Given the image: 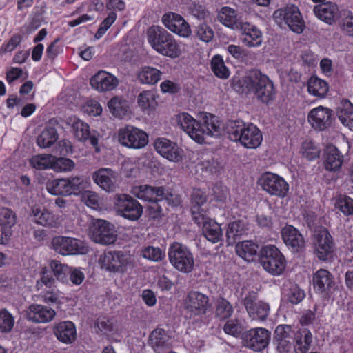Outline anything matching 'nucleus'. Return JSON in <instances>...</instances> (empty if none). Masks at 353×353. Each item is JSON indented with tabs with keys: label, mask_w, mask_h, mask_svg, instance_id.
Instances as JSON below:
<instances>
[{
	"label": "nucleus",
	"mask_w": 353,
	"mask_h": 353,
	"mask_svg": "<svg viewBox=\"0 0 353 353\" xmlns=\"http://www.w3.org/2000/svg\"><path fill=\"white\" fill-rule=\"evenodd\" d=\"M162 72L152 67L147 66L143 68L137 74V78L141 83L154 85L161 78Z\"/></svg>",
	"instance_id": "43"
},
{
	"label": "nucleus",
	"mask_w": 353,
	"mask_h": 353,
	"mask_svg": "<svg viewBox=\"0 0 353 353\" xmlns=\"http://www.w3.org/2000/svg\"><path fill=\"white\" fill-rule=\"evenodd\" d=\"M314 254L319 260L325 261L332 257L335 251V243L327 229L317 230L313 236Z\"/></svg>",
	"instance_id": "7"
},
{
	"label": "nucleus",
	"mask_w": 353,
	"mask_h": 353,
	"mask_svg": "<svg viewBox=\"0 0 353 353\" xmlns=\"http://www.w3.org/2000/svg\"><path fill=\"white\" fill-rule=\"evenodd\" d=\"M91 239L102 245L114 243L117 238L114 226L110 222L99 219L90 228Z\"/></svg>",
	"instance_id": "15"
},
{
	"label": "nucleus",
	"mask_w": 353,
	"mask_h": 353,
	"mask_svg": "<svg viewBox=\"0 0 353 353\" xmlns=\"http://www.w3.org/2000/svg\"><path fill=\"white\" fill-rule=\"evenodd\" d=\"M234 309L230 303L224 298L217 300L215 314L221 320L226 319L232 316Z\"/></svg>",
	"instance_id": "51"
},
{
	"label": "nucleus",
	"mask_w": 353,
	"mask_h": 353,
	"mask_svg": "<svg viewBox=\"0 0 353 353\" xmlns=\"http://www.w3.org/2000/svg\"><path fill=\"white\" fill-rule=\"evenodd\" d=\"M307 121L315 130H325L332 125V110L321 105L314 108L309 112Z\"/></svg>",
	"instance_id": "18"
},
{
	"label": "nucleus",
	"mask_w": 353,
	"mask_h": 353,
	"mask_svg": "<svg viewBox=\"0 0 353 353\" xmlns=\"http://www.w3.org/2000/svg\"><path fill=\"white\" fill-rule=\"evenodd\" d=\"M68 123H71L74 137L81 141L89 140L90 144L94 148L97 152L100 151L99 148V134L97 131L90 132L88 124L83 122L76 117L68 119Z\"/></svg>",
	"instance_id": "17"
},
{
	"label": "nucleus",
	"mask_w": 353,
	"mask_h": 353,
	"mask_svg": "<svg viewBox=\"0 0 353 353\" xmlns=\"http://www.w3.org/2000/svg\"><path fill=\"white\" fill-rule=\"evenodd\" d=\"M101 268L111 272H123L132 263L131 256L123 251H109L102 254L99 259Z\"/></svg>",
	"instance_id": "9"
},
{
	"label": "nucleus",
	"mask_w": 353,
	"mask_h": 353,
	"mask_svg": "<svg viewBox=\"0 0 353 353\" xmlns=\"http://www.w3.org/2000/svg\"><path fill=\"white\" fill-rule=\"evenodd\" d=\"M54 156L51 154H39L32 157L30 159V165L37 170L52 168Z\"/></svg>",
	"instance_id": "50"
},
{
	"label": "nucleus",
	"mask_w": 353,
	"mask_h": 353,
	"mask_svg": "<svg viewBox=\"0 0 353 353\" xmlns=\"http://www.w3.org/2000/svg\"><path fill=\"white\" fill-rule=\"evenodd\" d=\"M74 162L70 159L63 157L57 158L54 156L52 169L58 172H70L74 169Z\"/></svg>",
	"instance_id": "54"
},
{
	"label": "nucleus",
	"mask_w": 353,
	"mask_h": 353,
	"mask_svg": "<svg viewBox=\"0 0 353 353\" xmlns=\"http://www.w3.org/2000/svg\"><path fill=\"white\" fill-rule=\"evenodd\" d=\"M168 258L172 266L181 272L190 273L194 269L193 254L185 245L181 243L174 242L170 245Z\"/></svg>",
	"instance_id": "4"
},
{
	"label": "nucleus",
	"mask_w": 353,
	"mask_h": 353,
	"mask_svg": "<svg viewBox=\"0 0 353 353\" xmlns=\"http://www.w3.org/2000/svg\"><path fill=\"white\" fill-rule=\"evenodd\" d=\"M94 181L106 192H114L117 188V173L110 168H103L94 172Z\"/></svg>",
	"instance_id": "28"
},
{
	"label": "nucleus",
	"mask_w": 353,
	"mask_h": 353,
	"mask_svg": "<svg viewBox=\"0 0 353 353\" xmlns=\"http://www.w3.org/2000/svg\"><path fill=\"white\" fill-rule=\"evenodd\" d=\"M191 212L193 220L199 226L203 225L205 222L212 219L208 216L207 207H191Z\"/></svg>",
	"instance_id": "55"
},
{
	"label": "nucleus",
	"mask_w": 353,
	"mask_h": 353,
	"mask_svg": "<svg viewBox=\"0 0 353 353\" xmlns=\"http://www.w3.org/2000/svg\"><path fill=\"white\" fill-rule=\"evenodd\" d=\"M225 130L231 141L239 142L248 149L259 148L263 141L260 129L252 123H245L241 120L229 121Z\"/></svg>",
	"instance_id": "1"
},
{
	"label": "nucleus",
	"mask_w": 353,
	"mask_h": 353,
	"mask_svg": "<svg viewBox=\"0 0 353 353\" xmlns=\"http://www.w3.org/2000/svg\"><path fill=\"white\" fill-rule=\"evenodd\" d=\"M305 292L296 285H292L287 294L288 300L292 304H298L303 301L305 297Z\"/></svg>",
	"instance_id": "64"
},
{
	"label": "nucleus",
	"mask_w": 353,
	"mask_h": 353,
	"mask_svg": "<svg viewBox=\"0 0 353 353\" xmlns=\"http://www.w3.org/2000/svg\"><path fill=\"white\" fill-rule=\"evenodd\" d=\"M296 332L293 330V327L288 325H279L274 331V339H285L292 340L294 339V335Z\"/></svg>",
	"instance_id": "57"
},
{
	"label": "nucleus",
	"mask_w": 353,
	"mask_h": 353,
	"mask_svg": "<svg viewBox=\"0 0 353 353\" xmlns=\"http://www.w3.org/2000/svg\"><path fill=\"white\" fill-rule=\"evenodd\" d=\"M343 161V155L335 145L330 144L326 146L323 152V166L327 171H340Z\"/></svg>",
	"instance_id": "25"
},
{
	"label": "nucleus",
	"mask_w": 353,
	"mask_h": 353,
	"mask_svg": "<svg viewBox=\"0 0 353 353\" xmlns=\"http://www.w3.org/2000/svg\"><path fill=\"white\" fill-rule=\"evenodd\" d=\"M46 190L52 195L70 196L66 178L56 179L48 181Z\"/></svg>",
	"instance_id": "45"
},
{
	"label": "nucleus",
	"mask_w": 353,
	"mask_h": 353,
	"mask_svg": "<svg viewBox=\"0 0 353 353\" xmlns=\"http://www.w3.org/2000/svg\"><path fill=\"white\" fill-rule=\"evenodd\" d=\"M246 227L243 221H235L228 224L226 230V237L228 244H233L245 232Z\"/></svg>",
	"instance_id": "44"
},
{
	"label": "nucleus",
	"mask_w": 353,
	"mask_h": 353,
	"mask_svg": "<svg viewBox=\"0 0 353 353\" xmlns=\"http://www.w3.org/2000/svg\"><path fill=\"white\" fill-rule=\"evenodd\" d=\"M114 205L117 212L121 216L130 221L138 220L143 213V208L141 204L128 194L116 195Z\"/></svg>",
	"instance_id": "11"
},
{
	"label": "nucleus",
	"mask_w": 353,
	"mask_h": 353,
	"mask_svg": "<svg viewBox=\"0 0 353 353\" xmlns=\"http://www.w3.org/2000/svg\"><path fill=\"white\" fill-rule=\"evenodd\" d=\"M55 311L45 305L32 304L27 310L28 320L37 323H46L51 321L55 316Z\"/></svg>",
	"instance_id": "27"
},
{
	"label": "nucleus",
	"mask_w": 353,
	"mask_h": 353,
	"mask_svg": "<svg viewBox=\"0 0 353 353\" xmlns=\"http://www.w3.org/2000/svg\"><path fill=\"white\" fill-rule=\"evenodd\" d=\"M333 283L332 275L327 270L320 269L314 274V288L321 293L329 291Z\"/></svg>",
	"instance_id": "36"
},
{
	"label": "nucleus",
	"mask_w": 353,
	"mask_h": 353,
	"mask_svg": "<svg viewBox=\"0 0 353 353\" xmlns=\"http://www.w3.org/2000/svg\"><path fill=\"white\" fill-rule=\"evenodd\" d=\"M225 334L234 337H239L242 335L243 327L241 322L238 319H231L228 321L223 327Z\"/></svg>",
	"instance_id": "56"
},
{
	"label": "nucleus",
	"mask_w": 353,
	"mask_h": 353,
	"mask_svg": "<svg viewBox=\"0 0 353 353\" xmlns=\"http://www.w3.org/2000/svg\"><path fill=\"white\" fill-rule=\"evenodd\" d=\"M177 124L189 137L199 143H202V132L200 122H198L190 114L182 112L177 115Z\"/></svg>",
	"instance_id": "20"
},
{
	"label": "nucleus",
	"mask_w": 353,
	"mask_h": 353,
	"mask_svg": "<svg viewBox=\"0 0 353 353\" xmlns=\"http://www.w3.org/2000/svg\"><path fill=\"white\" fill-rule=\"evenodd\" d=\"M312 343V334L306 328L296 331L294 339L296 353H307Z\"/></svg>",
	"instance_id": "35"
},
{
	"label": "nucleus",
	"mask_w": 353,
	"mask_h": 353,
	"mask_svg": "<svg viewBox=\"0 0 353 353\" xmlns=\"http://www.w3.org/2000/svg\"><path fill=\"white\" fill-rule=\"evenodd\" d=\"M30 216L35 223L42 226L57 228L61 223L59 216L54 214L47 209H41L38 206L32 208Z\"/></svg>",
	"instance_id": "29"
},
{
	"label": "nucleus",
	"mask_w": 353,
	"mask_h": 353,
	"mask_svg": "<svg viewBox=\"0 0 353 353\" xmlns=\"http://www.w3.org/2000/svg\"><path fill=\"white\" fill-rule=\"evenodd\" d=\"M119 143L124 147L141 149L148 143V136L142 130L131 125L121 128L117 134Z\"/></svg>",
	"instance_id": "8"
},
{
	"label": "nucleus",
	"mask_w": 353,
	"mask_h": 353,
	"mask_svg": "<svg viewBox=\"0 0 353 353\" xmlns=\"http://www.w3.org/2000/svg\"><path fill=\"white\" fill-rule=\"evenodd\" d=\"M54 334L61 342L71 343L76 339V327L71 321L60 322L54 326Z\"/></svg>",
	"instance_id": "34"
},
{
	"label": "nucleus",
	"mask_w": 353,
	"mask_h": 353,
	"mask_svg": "<svg viewBox=\"0 0 353 353\" xmlns=\"http://www.w3.org/2000/svg\"><path fill=\"white\" fill-rule=\"evenodd\" d=\"M92 88L99 92L113 90L119 84L118 79L105 71H99L90 81Z\"/></svg>",
	"instance_id": "26"
},
{
	"label": "nucleus",
	"mask_w": 353,
	"mask_h": 353,
	"mask_svg": "<svg viewBox=\"0 0 353 353\" xmlns=\"http://www.w3.org/2000/svg\"><path fill=\"white\" fill-rule=\"evenodd\" d=\"M258 245L252 241H243L236 245V254L247 261H252L257 254Z\"/></svg>",
	"instance_id": "42"
},
{
	"label": "nucleus",
	"mask_w": 353,
	"mask_h": 353,
	"mask_svg": "<svg viewBox=\"0 0 353 353\" xmlns=\"http://www.w3.org/2000/svg\"><path fill=\"white\" fill-rule=\"evenodd\" d=\"M336 112L342 124L353 131V104L347 100L341 101Z\"/></svg>",
	"instance_id": "39"
},
{
	"label": "nucleus",
	"mask_w": 353,
	"mask_h": 353,
	"mask_svg": "<svg viewBox=\"0 0 353 353\" xmlns=\"http://www.w3.org/2000/svg\"><path fill=\"white\" fill-rule=\"evenodd\" d=\"M16 223L14 213L8 208L2 210L0 215V225L5 228H10Z\"/></svg>",
	"instance_id": "63"
},
{
	"label": "nucleus",
	"mask_w": 353,
	"mask_h": 353,
	"mask_svg": "<svg viewBox=\"0 0 353 353\" xmlns=\"http://www.w3.org/2000/svg\"><path fill=\"white\" fill-rule=\"evenodd\" d=\"M273 17L279 26L286 25L292 32L297 34L302 33L305 28L300 10L294 5L276 10L273 13Z\"/></svg>",
	"instance_id": "6"
},
{
	"label": "nucleus",
	"mask_w": 353,
	"mask_h": 353,
	"mask_svg": "<svg viewBox=\"0 0 353 353\" xmlns=\"http://www.w3.org/2000/svg\"><path fill=\"white\" fill-rule=\"evenodd\" d=\"M196 34L201 41L206 43L214 37L212 29L204 23H201L196 27Z\"/></svg>",
	"instance_id": "61"
},
{
	"label": "nucleus",
	"mask_w": 353,
	"mask_h": 353,
	"mask_svg": "<svg viewBox=\"0 0 353 353\" xmlns=\"http://www.w3.org/2000/svg\"><path fill=\"white\" fill-rule=\"evenodd\" d=\"M142 256L150 261H160L164 258L165 253L159 248L148 246L142 250Z\"/></svg>",
	"instance_id": "60"
},
{
	"label": "nucleus",
	"mask_w": 353,
	"mask_h": 353,
	"mask_svg": "<svg viewBox=\"0 0 353 353\" xmlns=\"http://www.w3.org/2000/svg\"><path fill=\"white\" fill-rule=\"evenodd\" d=\"M58 137V133L54 128H47L38 136L37 145L42 148H50L57 142Z\"/></svg>",
	"instance_id": "46"
},
{
	"label": "nucleus",
	"mask_w": 353,
	"mask_h": 353,
	"mask_svg": "<svg viewBox=\"0 0 353 353\" xmlns=\"http://www.w3.org/2000/svg\"><path fill=\"white\" fill-rule=\"evenodd\" d=\"M202 233L205 238L212 243L219 242L223 237L221 225L212 219L202 225Z\"/></svg>",
	"instance_id": "40"
},
{
	"label": "nucleus",
	"mask_w": 353,
	"mask_h": 353,
	"mask_svg": "<svg viewBox=\"0 0 353 353\" xmlns=\"http://www.w3.org/2000/svg\"><path fill=\"white\" fill-rule=\"evenodd\" d=\"M242 32L241 41L249 48L259 47L263 41L261 31L254 25L249 23H243L239 28Z\"/></svg>",
	"instance_id": "30"
},
{
	"label": "nucleus",
	"mask_w": 353,
	"mask_h": 353,
	"mask_svg": "<svg viewBox=\"0 0 353 353\" xmlns=\"http://www.w3.org/2000/svg\"><path fill=\"white\" fill-rule=\"evenodd\" d=\"M117 18V13L114 12H110L108 17L105 18L101 23L100 26L94 35V37L97 39L101 38L105 34L106 31L110 28V26L114 23Z\"/></svg>",
	"instance_id": "59"
},
{
	"label": "nucleus",
	"mask_w": 353,
	"mask_h": 353,
	"mask_svg": "<svg viewBox=\"0 0 353 353\" xmlns=\"http://www.w3.org/2000/svg\"><path fill=\"white\" fill-rule=\"evenodd\" d=\"M138 104L143 110H150L155 108L157 103L153 91H143L138 97Z\"/></svg>",
	"instance_id": "52"
},
{
	"label": "nucleus",
	"mask_w": 353,
	"mask_h": 353,
	"mask_svg": "<svg viewBox=\"0 0 353 353\" xmlns=\"http://www.w3.org/2000/svg\"><path fill=\"white\" fill-rule=\"evenodd\" d=\"M50 266L57 280L62 282L66 281L67 276L70 273V267L68 265L62 264L57 260H52Z\"/></svg>",
	"instance_id": "53"
},
{
	"label": "nucleus",
	"mask_w": 353,
	"mask_h": 353,
	"mask_svg": "<svg viewBox=\"0 0 353 353\" xmlns=\"http://www.w3.org/2000/svg\"><path fill=\"white\" fill-rule=\"evenodd\" d=\"M157 152L170 161L178 162L182 159L183 151L176 143L165 138H158L154 143Z\"/></svg>",
	"instance_id": "22"
},
{
	"label": "nucleus",
	"mask_w": 353,
	"mask_h": 353,
	"mask_svg": "<svg viewBox=\"0 0 353 353\" xmlns=\"http://www.w3.org/2000/svg\"><path fill=\"white\" fill-rule=\"evenodd\" d=\"M210 306L209 297L198 291H190L184 301V307L190 318L205 315Z\"/></svg>",
	"instance_id": "14"
},
{
	"label": "nucleus",
	"mask_w": 353,
	"mask_h": 353,
	"mask_svg": "<svg viewBox=\"0 0 353 353\" xmlns=\"http://www.w3.org/2000/svg\"><path fill=\"white\" fill-rule=\"evenodd\" d=\"M301 150L303 156L310 161L317 159L320 154V150L311 141L304 142Z\"/></svg>",
	"instance_id": "62"
},
{
	"label": "nucleus",
	"mask_w": 353,
	"mask_h": 353,
	"mask_svg": "<svg viewBox=\"0 0 353 353\" xmlns=\"http://www.w3.org/2000/svg\"><path fill=\"white\" fill-rule=\"evenodd\" d=\"M131 194L144 201L157 203L164 197L163 187H153L149 185H141L132 187Z\"/></svg>",
	"instance_id": "23"
},
{
	"label": "nucleus",
	"mask_w": 353,
	"mask_h": 353,
	"mask_svg": "<svg viewBox=\"0 0 353 353\" xmlns=\"http://www.w3.org/2000/svg\"><path fill=\"white\" fill-rule=\"evenodd\" d=\"M308 92L319 99L325 97L328 90V83L317 77H311L307 84Z\"/></svg>",
	"instance_id": "41"
},
{
	"label": "nucleus",
	"mask_w": 353,
	"mask_h": 353,
	"mask_svg": "<svg viewBox=\"0 0 353 353\" xmlns=\"http://www.w3.org/2000/svg\"><path fill=\"white\" fill-rule=\"evenodd\" d=\"M244 82L248 90H253L257 99L263 103L272 101L275 97V90L269 77L258 70H251L245 77Z\"/></svg>",
	"instance_id": "3"
},
{
	"label": "nucleus",
	"mask_w": 353,
	"mask_h": 353,
	"mask_svg": "<svg viewBox=\"0 0 353 353\" xmlns=\"http://www.w3.org/2000/svg\"><path fill=\"white\" fill-rule=\"evenodd\" d=\"M260 263L266 272L276 276L281 274L286 267V260L283 254L273 245L263 247Z\"/></svg>",
	"instance_id": "5"
},
{
	"label": "nucleus",
	"mask_w": 353,
	"mask_h": 353,
	"mask_svg": "<svg viewBox=\"0 0 353 353\" xmlns=\"http://www.w3.org/2000/svg\"><path fill=\"white\" fill-rule=\"evenodd\" d=\"M315 15L327 24H333L339 17L338 6L332 2L321 3L314 6Z\"/></svg>",
	"instance_id": "31"
},
{
	"label": "nucleus",
	"mask_w": 353,
	"mask_h": 353,
	"mask_svg": "<svg viewBox=\"0 0 353 353\" xmlns=\"http://www.w3.org/2000/svg\"><path fill=\"white\" fill-rule=\"evenodd\" d=\"M14 324L12 315L6 310H0V332H9Z\"/></svg>",
	"instance_id": "58"
},
{
	"label": "nucleus",
	"mask_w": 353,
	"mask_h": 353,
	"mask_svg": "<svg viewBox=\"0 0 353 353\" xmlns=\"http://www.w3.org/2000/svg\"><path fill=\"white\" fill-rule=\"evenodd\" d=\"M148 41L159 54L170 58L179 57L181 51L180 46L165 29L159 26H152L147 30Z\"/></svg>",
	"instance_id": "2"
},
{
	"label": "nucleus",
	"mask_w": 353,
	"mask_h": 353,
	"mask_svg": "<svg viewBox=\"0 0 353 353\" xmlns=\"http://www.w3.org/2000/svg\"><path fill=\"white\" fill-rule=\"evenodd\" d=\"M211 68L214 74L220 79H225L230 76V71L220 55L213 57L211 61Z\"/></svg>",
	"instance_id": "48"
},
{
	"label": "nucleus",
	"mask_w": 353,
	"mask_h": 353,
	"mask_svg": "<svg viewBox=\"0 0 353 353\" xmlns=\"http://www.w3.org/2000/svg\"><path fill=\"white\" fill-rule=\"evenodd\" d=\"M149 344L154 352L161 353L163 350L170 347L171 338L163 329L157 328L150 335Z\"/></svg>",
	"instance_id": "33"
},
{
	"label": "nucleus",
	"mask_w": 353,
	"mask_h": 353,
	"mask_svg": "<svg viewBox=\"0 0 353 353\" xmlns=\"http://www.w3.org/2000/svg\"><path fill=\"white\" fill-rule=\"evenodd\" d=\"M53 249L61 255L85 254L88 252L86 243L77 238L58 236L52 240Z\"/></svg>",
	"instance_id": "10"
},
{
	"label": "nucleus",
	"mask_w": 353,
	"mask_h": 353,
	"mask_svg": "<svg viewBox=\"0 0 353 353\" xmlns=\"http://www.w3.org/2000/svg\"><path fill=\"white\" fill-rule=\"evenodd\" d=\"M243 304L252 320L264 321L270 312L268 303L257 300V294L254 291L248 292L243 299Z\"/></svg>",
	"instance_id": "16"
},
{
	"label": "nucleus",
	"mask_w": 353,
	"mask_h": 353,
	"mask_svg": "<svg viewBox=\"0 0 353 353\" xmlns=\"http://www.w3.org/2000/svg\"><path fill=\"white\" fill-rule=\"evenodd\" d=\"M281 236L286 246L292 252H300L305 248V240L301 232L294 226L286 225L281 230Z\"/></svg>",
	"instance_id": "24"
},
{
	"label": "nucleus",
	"mask_w": 353,
	"mask_h": 353,
	"mask_svg": "<svg viewBox=\"0 0 353 353\" xmlns=\"http://www.w3.org/2000/svg\"><path fill=\"white\" fill-rule=\"evenodd\" d=\"M241 340L244 347L255 352H259L268 345L270 341V332L263 327L252 328L242 334Z\"/></svg>",
	"instance_id": "12"
},
{
	"label": "nucleus",
	"mask_w": 353,
	"mask_h": 353,
	"mask_svg": "<svg viewBox=\"0 0 353 353\" xmlns=\"http://www.w3.org/2000/svg\"><path fill=\"white\" fill-rule=\"evenodd\" d=\"M69 194H78L89 184L88 181L83 176H72L66 178Z\"/></svg>",
	"instance_id": "47"
},
{
	"label": "nucleus",
	"mask_w": 353,
	"mask_h": 353,
	"mask_svg": "<svg viewBox=\"0 0 353 353\" xmlns=\"http://www.w3.org/2000/svg\"><path fill=\"white\" fill-rule=\"evenodd\" d=\"M335 208L345 216H353V199L347 195H339L336 200Z\"/></svg>",
	"instance_id": "49"
},
{
	"label": "nucleus",
	"mask_w": 353,
	"mask_h": 353,
	"mask_svg": "<svg viewBox=\"0 0 353 353\" xmlns=\"http://www.w3.org/2000/svg\"><path fill=\"white\" fill-rule=\"evenodd\" d=\"M259 183L267 193L280 198L285 197L289 190V185L285 180L281 176L272 172L263 174L259 180Z\"/></svg>",
	"instance_id": "13"
},
{
	"label": "nucleus",
	"mask_w": 353,
	"mask_h": 353,
	"mask_svg": "<svg viewBox=\"0 0 353 353\" xmlns=\"http://www.w3.org/2000/svg\"><path fill=\"white\" fill-rule=\"evenodd\" d=\"M202 132V143L206 136L216 137L221 131V125L218 118L211 114L204 113L200 122Z\"/></svg>",
	"instance_id": "32"
},
{
	"label": "nucleus",
	"mask_w": 353,
	"mask_h": 353,
	"mask_svg": "<svg viewBox=\"0 0 353 353\" xmlns=\"http://www.w3.org/2000/svg\"><path fill=\"white\" fill-rule=\"evenodd\" d=\"M218 19L225 26L232 29H239L243 23L238 18L236 11L229 7L221 8Z\"/></svg>",
	"instance_id": "38"
},
{
	"label": "nucleus",
	"mask_w": 353,
	"mask_h": 353,
	"mask_svg": "<svg viewBox=\"0 0 353 353\" xmlns=\"http://www.w3.org/2000/svg\"><path fill=\"white\" fill-rule=\"evenodd\" d=\"M108 107L114 116L120 119H123L131 113L128 101L119 97L112 98L108 103Z\"/></svg>",
	"instance_id": "37"
},
{
	"label": "nucleus",
	"mask_w": 353,
	"mask_h": 353,
	"mask_svg": "<svg viewBox=\"0 0 353 353\" xmlns=\"http://www.w3.org/2000/svg\"><path fill=\"white\" fill-rule=\"evenodd\" d=\"M177 124L189 137L199 143H202V132L200 122H198L190 114L182 112L177 115Z\"/></svg>",
	"instance_id": "21"
},
{
	"label": "nucleus",
	"mask_w": 353,
	"mask_h": 353,
	"mask_svg": "<svg viewBox=\"0 0 353 353\" xmlns=\"http://www.w3.org/2000/svg\"><path fill=\"white\" fill-rule=\"evenodd\" d=\"M162 22L171 32L181 37L187 38L191 34L189 24L178 14L169 12L163 14Z\"/></svg>",
	"instance_id": "19"
}]
</instances>
